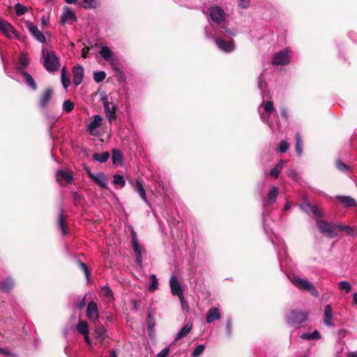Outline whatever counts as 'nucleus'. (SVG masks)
<instances>
[{"label":"nucleus","instance_id":"53","mask_svg":"<svg viewBox=\"0 0 357 357\" xmlns=\"http://www.w3.org/2000/svg\"><path fill=\"white\" fill-rule=\"evenodd\" d=\"M289 148V143L285 140H282L278 146V152L283 153H285Z\"/></svg>","mask_w":357,"mask_h":357},{"label":"nucleus","instance_id":"10","mask_svg":"<svg viewBox=\"0 0 357 357\" xmlns=\"http://www.w3.org/2000/svg\"><path fill=\"white\" fill-rule=\"evenodd\" d=\"M0 31L9 39L13 38V36L20 39L19 34L14 26L1 17H0Z\"/></svg>","mask_w":357,"mask_h":357},{"label":"nucleus","instance_id":"21","mask_svg":"<svg viewBox=\"0 0 357 357\" xmlns=\"http://www.w3.org/2000/svg\"><path fill=\"white\" fill-rule=\"evenodd\" d=\"M73 83L76 86L79 85L83 79L84 69L81 65H77L73 68Z\"/></svg>","mask_w":357,"mask_h":357},{"label":"nucleus","instance_id":"46","mask_svg":"<svg viewBox=\"0 0 357 357\" xmlns=\"http://www.w3.org/2000/svg\"><path fill=\"white\" fill-rule=\"evenodd\" d=\"M217 31L219 32V36H224L225 34H229L232 36H236V31L234 30H231L225 26H220L219 28H218Z\"/></svg>","mask_w":357,"mask_h":357},{"label":"nucleus","instance_id":"49","mask_svg":"<svg viewBox=\"0 0 357 357\" xmlns=\"http://www.w3.org/2000/svg\"><path fill=\"white\" fill-rule=\"evenodd\" d=\"M74 107V103L70 100H66L63 103V110L66 113H70Z\"/></svg>","mask_w":357,"mask_h":357},{"label":"nucleus","instance_id":"12","mask_svg":"<svg viewBox=\"0 0 357 357\" xmlns=\"http://www.w3.org/2000/svg\"><path fill=\"white\" fill-rule=\"evenodd\" d=\"M215 43L218 49L226 53L231 52L235 50V43L232 39L227 41L220 37H217L215 38Z\"/></svg>","mask_w":357,"mask_h":357},{"label":"nucleus","instance_id":"52","mask_svg":"<svg viewBox=\"0 0 357 357\" xmlns=\"http://www.w3.org/2000/svg\"><path fill=\"white\" fill-rule=\"evenodd\" d=\"M204 344H199L194 349L193 351L192 352V357H199L204 352Z\"/></svg>","mask_w":357,"mask_h":357},{"label":"nucleus","instance_id":"36","mask_svg":"<svg viewBox=\"0 0 357 357\" xmlns=\"http://www.w3.org/2000/svg\"><path fill=\"white\" fill-rule=\"evenodd\" d=\"M75 18V16L73 10L70 8H67L61 15V23L64 24L69 20H74Z\"/></svg>","mask_w":357,"mask_h":357},{"label":"nucleus","instance_id":"6","mask_svg":"<svg viewBox=\"0 0 357 357\" xmlns=\"http://www.w3.org/2000/svg\"><path fill=\"white\" fill-rule=\"evenodd\" d=\"M43 66L49 73H54L59 69V59L55 52L43 49Z\"/></svg>","mask_w":357,"mask_h":357},{"label":"nucleus","instance_id":"22","mask_svg":"<svg viewBox=\"0 0 357 357\" xmlns=\"http://www.w3.org/2000/svg\"><path fill=\"white\" fill-rule=\"evenodd\" d=\"M53 96V90L51 88H47L43 94L42 95L40 100V107L42 109H45L47 104L52 99Z\"/></svg>","mask_w":357,"mask_h":357},{"label":"nucleus","instance_id":"8","mask_svg":"<svg viewBox=\"0 0 357 357\" xmlns=\"http://www.w3.org/2000/svg\"><path fill=\"white\" fill-rule=\"evenodd\" d=\"M291 50L287 47L276 52L273 57L272 63L275 66H285L289 63Z\"/></svg>","mask_w":357,"mask_h":357},{"label":"nucleus","instance_id":"34","mask_svg":"<svg viewBox=\"0 0 357 357\" xmlns=\"http://www.w3.org/2000/svg\"><path fill=\"white\" fill-rule=\"evenodd\" d=\"M336 228L340 231H344L347 235L355 236L357 235V229L355 227H350L338 224L336 225Z\"/></svg>","mask_w":357,"mask_h":357},{"label":"nucleus","instance_id":"38","mask_svg":"<svg viewBox=\"0 0 357 357\" xmlns=\"http://www.w3.org/2000/svg\"><path fill=\"white\" fill-rule=\"evenodd\" d=\"M301 337L307 340H319L321 339V334L318 331L315 330L312 333H303Z\"/></svg>","mask_w":357,"mask_h":357},{"label":"nucleus","instance_id":"29","mask_svg":"<svg viewBox=\"0 0 357 357\" xmlns=\"http://www.w3.org/2000/svg\"><path fill=\"white\" fill-rule=\"evenodd\" d=\"M29 65V59L27 56L24 54H21L18 58V62L17 66V70L21 73V71H24V70L28 67Z\"/></svg>","mask_w":357,"mask_h":357},{"label":"nucleus","instance_id":"30","mask_svg":"<svg viewBox=\"0 0 357 357\" xmlns=\"http://www.w3.org/2000/svg\"><path fill=\"white\" fill-rule=\"evenodd\" d=\"M95 335L96 340L102 344L107 337V330L102 326H98L95 329Z\"/></svg>","mask_w":357,"mask_h":357},{"label":"nucleus","instance_id":"54","mask_svg":"<svg viewBox=\"0 0 357 357\" xmlns=\"http://www.w3.org/2000/svg\"><path fill=\"white\" fill-rule=\"evenodd\" d=\"M336 168L339 171L342 172H347L349 169V167L347 164H345L344 162L341 161L340 160H336Z\"/></svg>","mask_w":357,"mask_h":357},{"label":"nucleus","instance_id":"48","mask_svg":"<svg viewBox=\"0 0 357 357\" xmlns=\"http://www.w3.org/2000/svg\"><path fill=\"white\" fill-rule=\"evenodd\" d=\"M106 77V73L103 70L96 71L93 73V79L96 83H100Z\"/></svg>","mask_w":357,"mask_h":357},{"label":"nucleus","instance_id":"44","mask_svg":"<svg viewBox=\"0 0 357 357\" xmlns=\"http://www.w3.org/2000/svg\"><path fill=\"white\" fill-rule=\"evenodd\" d=\"M58 225L63 235H66L68 234L67 229L65 226V220L63 219V211L61 210L59 215V220H58Z\"/></svg>","mask_w":357,"mask_h":357},{"label":"nucleus","instance_id":"47","mask_svg":"<svg viewBox=\"0 0 357 357\" xmlns=\"http://www.w3.org/2000/svg\"><path fill=\"white\" fill-rule=\"evenodd\" d=\"M102 290L103 291L105 297L107 299L108 301H112L114 300L113 291L109 286H104L102 287Z\"/></svg>","mask_w":357,"mask_h":357},{"label":"nucleus","instance_id":"45","mask_svg":"<svg viewBox=\"0 0 357 357\" xmlns=\"http://www.w3.org/2000/svg\"><path fill=\"white\" fill-rule=\"evenodd\" d=\"M150 279L151 282L149 284L148 289L150 291L153 292L158 288V280L155 274H151L150 275Z\"/></svg>","mask_w":357,"mask_h":357},{"label":"nucleus","instance_id":"15","mask_svg":"<svg viewBox=\"0 0 357 357\" xmlns=\"http://www.w3.org/2000/svg\"><path fill=\"white\" fill-rule=\"evenodd\" d=\"M99 54L101 57L109 62L112 66H114L115 60H114V52L111 50V49L107 46H101L100 50L99 51Z\"/></svg>","mask_w":357,"mask_h":357},{"label":"nucleus","instance_id":"32","mask_svg":"<svg viewBox=\"0 0 357 357\" xmlns=\"http://www.w3.org/2000/svg\"><path fill=\"white\" fill-rule=\"evenodd\" d=\"M21 74L24 77L26 84L33 91L36 90L37 85L33 77L26 71H21Z\"/></svg>","mask_w":357,"mask_h":357},{"label":"nucleus","instance_id":"41","mask_svg":"<svg viewBox=\"0 0 357 357\" xmlns=\"http://www.w3.org/2000/svg\"><path fill=\"white\" fill-rule=\"evenodd\" d=\"M61 79L63 86L67 89L70 84V81L68 75L66 72L65 68L63 67L61 73Z\"/></svg>","mask_w":357,"mask_h":357},{"label":"nucleus","instance_id":"33","mask_svg":"<svg viewBox=\"0 0 357 357\" xmlns=\"http://www.w3.org/2000/svg\"><path fill=\"white\" fill-rule=\"evenodd\" d=\"M112 160L114 165L121 164L123 160V156L121 151L119 149H112Z\"/></svg>","mask_w":357,"mask_h":357},{"label":"nucleus","instance_id":"35","mask_svg":"<svg viewBox=\"0 0 357 357\" xmlns=\"http://www.w3.org/2000/svg\"><path fill=\"white\" fill-rule=\"evenodd\" d=\"M284 164V161L283 160H280L275 166L274 168L271 169L269 174L271 176L275 178H278L279 174H280L282 169H283V166Z\"/></svg>","mask_w":357,"mask_h":357},{"label":"nucleus","instance_id":"64","mask_svg":"<svg viewBox=\"0 0 357 357\" xmlns=\"http://www.w3.org/2000/svg\"><path fill=\"white\" fill-rule=\"evenodd\" d=\"M281 111V115L284 118V119H287L288 117V113H287V110L285 109V108H281L280 109Z\"/></svg>","mask_w":357,"mask_h":357},{"label":"nucleus","instance_id":"59","mask_svg":"<svg viewBox=\"0 0 357 357\" xmlns=\"http://www.w3.org/2000/svg\"><path fill=\"white\" fill-rule=\"evenodd\" d=\"M0 354L4 355L6 356L16 357V355L14 353H12L7 349L2 347H0Z\"/></svg>","mask_w":357,"mask_h":357},{"label":"nucleus","instance_id":"24","mask_svg":"<svg viewBox=\"0 0 357 357\" xmlns=\"http://www.w3.org/2000/svg\"><path fill=\"white\" fill-rule=\"evenodd\" d=\"M96 183L98 184L101 188H107V177L103 172H99L94 174L91 178Z\"/></svg>","mask_w":357,"mask_h":357},{"label":"nucleus","instance_id":"42","mask_svg":"<svg viewBox=\"0 0 357 357\" xmlns=\"http://www.w3.org/2000/svg\"><path fill=\"white\" fill-rule=\"evenodd\" d=\"M338 287L340 291L344 294H349L351 290V284L346 280H342L338 283Z\"/></svg>","mask_w":357,"mask_h":357},{"label":"nucleus","instance_id":"57","mask_svg":"<svg viewBox=\"0 0 357 357\" xmlns=\"http://www.w3.org/2000/svg\"><path fill=\"white\" fill-rule=\"evenodd\" d=\"M226 333L228 337H231L232 334V323L231 319H228L226 323Z\"/></svg>","mask_w":357,"mask_h":357},{"label":"nucleus","instance_id":"17","mask_svg":"<svg viewBox=\"0 0 357 357\" xmlns=\"http://www.w3.org/2000/svg\"><path fill=\"white\" fill-rule=\"evenodd\" d=\"M27 28L33 38L41 43H46V38L44 34L38 29L37 26L33 23H29Z\"/></svg>","mask_w":357,"mask_h":357},{"label":"nucleus","instance_id":"50","mask_svg":"<svg viewBox=\"0 0 357 357\" xmlns=\"http://www.w3.org/2000/svg\"><path fill=\"white\" fill-rule=\"evenodd\" d=\"M113 183L115 185H120L121 188L124 187L126 185V181L123 176L120 174H115L114 176Z\"/></svg>","mask_w":357,"mask_h":357},{"label":"nucleus","instance_id":"9","mask_svg":"<svg viewBox=\"0 0 357 357\" xmlns=\"http://www.w3.org/2000/svg\"><path fill=\"white\" fill-rule=\"evenodd\" d=\"M317 225L319 231L324 236L331 238L337 236V234L335 231L337 225H332L328 222L320 219L317 220Z\"/></svg>","mask_w":357,"mask_h":357},{"label":"nucleus","instance_id":"1","mask_svg":"<svg viewBox=\"0 0 357 357\" xmlns=\"http://www.w3.org/2000/svg\"><path fill=\"white\" fill-rule=\"evenodd\" d=\"M267 72L264 70L258 77V89L261 92V96L263 99L262 102L258 107V112L261 120L266 123L269 128L273 131H277L280 128V122L276 115L274 118H271V114L275 111V107L273 101H265V96L267 89V84L266 82Z\"/></svg>","mask_w":357,"mask_h":357},{"label":"nucleus","instance_id":"2","mask_svg":"<svg viewBox=\"0 0 357 357\" xmlns=\"http://www.w3.org/2000/svg\"><path fill=\"white\" fill-rule=\"evenodd\" d=\"M279 195V190L276 186H271L267 193V195L266 197H264L262 199V206H263V212L261 215L262 218V224L263 227L264 229V231L267 236H269V238L271 241L272 242V244L275 247V250L278 252V258L280 261V253L278 250L281 248L284 253L287 252V246L284 243L283 240L278 239L277 241H275V240L271 236V235L273 234V231L271 228H268L266 225L267 222V218L270 215V210L269 208L271 206H272L277 200L278 197Z\"/></svg>","mask_w":357,"mask_h":357},{"label":"nucleus","instance_id":"63","mask_svg":"<svg viewBox=\"0 0 357 357\" xmlns=\"http://www.w3.org/2000/svg\"><path fill=\"white\" fill-rule=\"evenodd\" d=\"M180 301H181V306L183 308H185V307L188 306V303L187 302L185 301V298H184V295L183 294H182V296H178Z\"/></svg>","mask_w":357,"mask_h":357},{"label":"nucleus","instance_id":"31","mask_svg":"<svg viewBox=\"0 0 357 357\" xmlns=\"http://www.w3.org/2000/svg\"><path fill=\"white\" fill-rule=\"evenodd\" d=\"M192 324L188 323L185 324L179 331L176 334L174 341H177L182 337L186 336L192 330Z\"/></svg>","mask_w":357,"mask_h":357},{"label":"nucleus","instance_id":"28","mask_svg":"<svg viewBox=\"0 0 357 357\" xmlns=\"http://www.w3.org/2000/svg\"><path fill=\"white\" fill-rule=\"evenodd\" d=\"M218 27H215L212 24L206 26L204 29L205 36L208 39H213L215 40V38L219 36V32L217 31V29Z\"/></svg>","mask_w":357,"mask_h":357},{"label":"nucleus","instance_id":"37","mask_svg":"<svg viewBox=\"0 0 357 357\" xmlns=\"http://www.w3.org/2000/svg\"><path fill=\"white\" fill-rule=\"evenodd\" d=\"M79 4L84 8H96L99 6V0H79Z\"/></svg>","mask_w":357,"mask_h":357},{"label":"nucleus","instance_id":"14","mask_svg":"<svg viewBox=\"0 0 357 357\" xmlns=\"http://www.w3.org/2000/svg\"><path fill=\"white\" fill-rule=\"evenodd\" d=\"M86 316L89 320L96 324L99 317V313L98 305L95 302L91 301L88 303Z\"/></svg>","mask_w":357,"mask_h":357},{"label":"nucleus","instance_id":"23","mask_svg":"<svg viewBox=\"0 0 357 357\" xmlns=\"http://www.w3.org/2000/svg\"><path fill=\"white\" fill-rule=\"evenodd\" d=\"M221 318V314L218 307L211 308L206 314V322L211 324L214 321L219 320Z\"/></svg>","mask_w":357,"mask_h":357},{"label":"nucleus","instance_id":"27","mask_svg":"<svg viewBox=\"0 0 357 357\" xmlns=\"http://www.w3.org/2000/svg\"><path fill=\"white\" fill-rule=\"evenodd\" d=\"M336 199H338L340 203L345 208H349L352 206H355L356 205V200L349 196H337Z\"/></svg>","mask_w":357,"mask_h":357},{"label":"nucleus","instance_id":"26","mask_svg":"<svg viewBox=\"0 0 357 357\" xmlns=\"http://www.w3.org/2000/svg\"><path fill=\"white\" fill-rule=\"evenodd\" d=\"M102 117L99 114H96L93 116V120L88 125V130L91 132V135L93 134V131L100 127L102 125Z\"/></svg>","mask_w":357,"mask_h":357},{"label":"nucleus","instance_id":"19","mask_svg":"<svg viewBox=\"0 0 357 357\" xmlns=\"http://www.w3.org/2000/svg\"><path fill=\"white\" fill-rule=\"evenodd\" d=\"M15 286V280L13 277L8 276L0 282V291L9 293Z\"/></svg>","mask_w":357,"mask_h":357},{"label":"nucleus","instance_id":"25","mask_svg":"<svg viewBox=\"0 0 357 357\" xmlns=\"http://www.w3.org/2000/svg\"><path fill=\"white\" fill-rule=\"evenodd\" d=\"M132 186L134 190L139 194L142 199L147 204H149L146 197V193L142 183L139 181L137 180Z\"/></svg>","mask_w":357,"mask_h":357},{"label":"nucleus","instance_id":"3","mask_svg":"<svg viewBox=\"0 0 357 357\" xmlns=\"http://www.w3.org/2000/svg\"><path fill=\"white\" fill-rule=\"evenodd\" d=\"M100 101L103 105L104 112L109 123L112 124L117 119L116 112L119 107L116 100L112 96L102 94Z\"/></svg>","mask_w":357,"mask_h":357},{"label":"nucleus","instance_id":"62","mask_svg":"<svg viewBox=\"0 0 357 357\" xmlns=\"http://www.w3.org/2000/svg\"><path fill=\"white\" fill-rule=\"evenodd\" d=\"M287 174L289 177L292 178L293 179H297L298 173L294 169H289L287 172Z\"/></svg>","mask_w":357,"mask_h":357},{"label":"nucleus","instance_id":"11","mask_svg":"<svg viewBox=\"0 0 357 357\" xmlns=\"http://www.w3.org/2000/svg\"><path fill=\"white\" fill-rule=\"evenodd\" d=\"M335 314V313L333 312L331 305H326L324 307L322 319V321L326 326L330 328H334L335 326L334 324V321L336 319Z\"/></svg>","mask_w":357,"mask_h":357},{"label":"nucleus","instance_id":"40","mask_svg":"<svg viewBox=\"0 0 357 357\" xmlns=\"http://www.w3.org/2000/svg\"><path fill=\"white\" fill-rule=\"evenodd\" d=\"M77 331L82 335L89 334V326L86 321H80L76 325Z\"/></svg>","mask_w":357,"mask_h":357},{"label":"nucleus","instance_id":"13","mask_svg":"<svg viewBox=\"0 0 357 357\" xmlns=\"http://www.w3.org/2000/svg\"><path fill=\"white\" fill-rule=\"evenodd\" d=\"M169 283L172 295L177 296H182V294H183V289L180 282L175 275H171Z\"/></svg>","mask_w":357,"mask_h":357},{"label":"nucleus","instance_id":"20","mask_svg":"<svg viewBox=\"0 0 357 357\" xmlns=\"http://www.w3.org/2000/svg\"><path fill=\"white\" fill-rule=\"evenodd\" d=\"M56 179L58 183L62 185L63 182L66 183H70L73 179V176L68 172L59 169L56 174Z\"/></svg>","mask_w":357,"mask_h":357},{"label":"nucleus","instance_id":"58","mask_svg":"<svg viewBox=\"0 0 357 357\" xmlns=\"http://www.w3.org/2000/svg\"><path fill=\"white\" fill-rule=\"evenodd\" d=\"M250 0H238V6L243 9H246L249 7Z\"/></svg>","mask_w":357,"mask_h":357},{"label":"nucleus","instance_id":"61","mask_svg":"<svg viewBox=\"0 0 357 357\" xmlns=\"http://www.w3.org/2000/svg\"><path fill=\"white\" fill-rule=\"evenodd\" d=\"M130 230H131V243L132 242H137V236L136 231L134 230L133 227L130 226Z\"/></svg>","mask_w":357,"mask_h":357},{"label":"nucleus","instance_id":"16","mask_svg":"<svg viewBox=\"0 0 357 357\" xmlns=\"http://www.w3.org/2000/svg\"><path fill=\"white\" fill-rule=\"evenodd\" d=\"M132 248L135 254L137 264L142 266L143 257L142 254L145 252L144 248L137 242H132Z\"/></svg>","mask_w":357,"mask_h":357},{"label":"nucleus","instance_id":"39","mask_svg":"<svg viewBox=\"0 0 357 357\" xmlns=\"http://www.w3.org/2000/svg\"><path fill=\"white\" fill-rule=\"evenodd\" d=\"M109 158V153L107 151L98 153H96L93 155V158L94 160L100 162L101 163H104L107 161Z\"/></svg>","mask_w":357,"mask_h":357},{"label":"nucleus","instance_id":"60","mask_svg":"<svg viewBox=\"0 0 357 357\" xmlns=\"http://www.w3.org/2000/svg\"><path fill=\"white\" fill-rule=\"evenodd\" d=\"M170 351L169 347L164 348L162 349L156 356V357H167Z\"/></svg>","mask_w":357,"mask_h":357},{"label":"nucleus","instance_id":"51","mask_svg":"<svg viewBox=\"0 0 357 357\" xmlns=\"http://www.w3.org/2000/svg\"><path fill=\"white\" fill-rule=\"evenodd\" d=\"M73 202L75 205L79 206V205L82 204V203L84 202V196L82 195L79 194L77 192H73Z\"/></svg>","mask_w":357,"mask_h":357},{"label":"nucleus","instance_id":"7","mask_svg":"<svg viewBox=\"0 0 357 357\" xmlns=\"http://www.w3.org/2000/svg\"><path fill=\"white\" fill-rule=\"evenodd\" d=\"M208 14L211 20L217 24H221L226 18L225 11L219 6H210Z\"/></svg>","mask_w":357,"mask_h":357},{"label":"nucleus","instance_id":"18","mask_svg":"<svg viewBox=\"0 0 357 357\" xmlns=\"http://www.w3.org/2000/svg\"><path fill=\"white\" fill-rule=\"evenodd\" d=\"M301 209L308 215H314L317 217L321 216L320 211L314 206L309 202H305L300 205Z\"/></svg>","mask_w":357,"mask_h":357},{"label":"nucleus","instance_id":"4","mask_svg":"<svg viewBox=\"0 0 357 357\" xmlns=\"http://www.w3.org/2000/svg\"><path fill=\"white\" fill-rule=\"evenodd\" d=\"M308 314L304 311L292 310L285 316L287 324L294 328H298L307 321Z\"/></svg>","mask_w":357,"mask_h":357},{"label":"nucleus","instance_id":"43","mask_svg":"<svg viewBox=\"0 0 357 357\" xmlns=\"http://www.w3.org/2000/svg\"><path fill=\"white\" fill-rule=\"evenodd\" d=\"M296 152L298 157L302 155L303 152L302 140L298 132H297L296 135Z\"/></svg>","mask_w":357,"mask_h":357},{"label":"nucleus","instance_id":"5","mask_svg":"<svg viewBox=\"0 0 357 357\" xmlns=\"http://www.w3.org/2000/svg\"><path fill=\"white\" fill-rule=\"evenodd\" d=\"M291 282L300 290L309 291L314 297L318 298L319 293L316 287L306 278H301L297 275L289 277Z\"/></svg>","mask_w":357,"mask_h":357},{"label":"nucleus","instance_id":"56","mask_svg":"<svg viewBox=\"0 0 357 357\" xmlns=\"http://www.w3.org/2000/svg\"><path fill=\"white\" fill-rule=\"evenodd\" d=\"M78 264H79V267L82 268V270L84 272L86 278L87 280H89L90 278V275H91V273H90L89 270L88 269L87 266H86V264H84L80 260L78 261Z\"/></svg>","mask_w":357,"mask_h":357},{"label":"nucleus","instance_id":"55","mask_svg":"<svg viewBox=\"0 0 357 357\" xmlns=\"http://www.w3.org/2000/svg\"><path fill=\"white\" fill-rule=\"evenodd\" d=\"M15 10L17 15H22L27 11V8L17 3L15 6Z\"/></svg>","mask_w":357,"mask_h":357}]
</instances>
